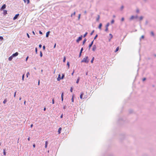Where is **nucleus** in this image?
Segmentation results:
<instances>
[{
    "label": "nucleus",
    "instance_id": "f257e3e1",
    "mask_svg": "<svg viewBox=\"0 0 156 156\" xmlns=\"http://www.w3.org/2000/svg\"><path fill=\"white\" fill-rule=\"evenodd\" d=\"M89 58L88 56H85L81 61V62H84L86 63H87L89 61V59H88Z\"/></svg>",
    "mask_w": 156,
    "mask_h": 156
},
{
    "label": "nucleus",
    "instance_id": "f03ea898",
    "mask_svg": "<svg viewBox=\"0 0 156 156\" xmlns=\"http://www.w3.org/2000/svg\"><path fill=\"white\" fill-rule=\"evenodd\" d=\"M83 38V36L81 35L76 40V42L77 43H79V42L81 40H82Z\"/></svg>",
    "mask_w": 156,
    "mask_h": 156
},
{
    "label": "nucleus",
    "instance_id": "7ed1b4c3",
    "mask_svg": "<svg viewBox=\"0 0 156 156\" xmlns=\"http://www.w3.org/2000/svg\"><path fill=\"white\" fill-rule=\"evenodd\" d=\"M6 7V5L5 4H3L1 8L0 9V11H2V10H4V9H5Z\"/></svg>",
    "mask_w": 156,
    "mask_h": 156
},
{
    "label": "nucleus",
    "instance_id": "20e7f679",
    "mask_svg": "<svg viewBox=\"0 0 156 156\" xmlns=\"http://www.w3.org/2000/svg\"><path fill=\"white\" fill-rule=\"evenodd\" d=\"M94 40H93V41H92L90 44L89 45V50L90 49V48H91V47H92V45L94 43Z\"/></svg>",
    "mask_w": 156,
    "mask_h": 156
},
{
    "label": "nucleus",
    "instance_id": "39448f33",
    "mask_svg": "<svg viewBox=\"0 0 156 156\" xmlns=\"http://www.w3.org/2000/svg\"><path fill=\"white\" fill-rule=\"evenodd\" d=\"M20 14H17L15 15V16H14V17L13 18V20H15L16 19H17L19 16Z\"/></svg>",
    "mask_w": 156,
    "mask_h": 156
},
{
    "label": "nucleus",
    "instance_id": "423d86ee",
    "mask_svg": "<svg viewBox=\"0 0 156 156\" xmlns=\"http://www.w3.org/2000/svg\"><path fill=\"white\" fill-rule=\"evenodd\" d=\"M97 48V47L95 44H94L93 45L92 50L93 51H95Z\"/></svg>",
    "mask_w": 156,
    "mask_h": 156
},
{
    "label": "nucleus",
    "instance_id": "0eeeda50",
    "mask_svg": "<svg viewBox=\"0 0 156 156\" xmlns=\"http://www.w3.org/2000/svg\"><path fill=\"white\" fill-rule=\"evenodd\" d=\"M19 53L18 52H16L15 53L13 54L12 55L13 57H16L18 55Z\"/></svg>",
    "mask_w": 156,
    "mask_h": 156
},
{
    "label": "nucleus",
    "instance_id": "6e6552de",
    "mask_svg": "<svg viewBox=\"0 0 156 156\" xmlns=\"http://www.w3.org/2000/svg\"><path fill=\"white\" fill-rule=\"evenodd\" d=\"M109 35L110 37V38L108 39V41H111V39L113 37V35L111 34H110Z\"/></svg>",
    "mask_w": 156,
    "mask_h": 156
},
{
    "label": "nucleus",
    "instance_id": "1a4fd4ad",
    "mask_svg": "<svg viewBox=\"0 0 156 156\" xmlns=\"http://www.w3.org/2000/svg\"><path fill=\"white\" fill-rule=\"evenodd\" d=\"M84 95V93L83 92H81V93L80 95V98L81 99H83V96Z\"/></svg>",
    "mask_w": 156,
    "mask_h": 156
},
{
    "label": "nucleus",
    "instance_id": "9d476101",
    "mask_svg": "<svg viewBox=\"0 0 156 156\" xmlns=\"http://www.w3.org/2000/svg\"><path fill=\"white\" fill-rule=\"evenodd\" d=\"M57 79V80L58 81H59L61 80V75H60V74H59L58 75Z\"/></svg>",
    "mask_w": 156,
    "mask_h": 156
},
{
    "label": "nucleus",
    "instance_id": "9b49d317",
    "mask_svg": "<svg viewBox=\"0 0 156 156\" xmlns=\"http://www.w3.org/2000/svg\"><path fill=\"white\" fill-rule=\"evenodd\" d=\"M3 10V14L4 15H5L6 14H7V11L6 10L4 9Z\"/></svg>",
    "mask_w": 156,
    "mask_h": 156
},
{
    "label": "nucleus",
    "instance_id": "f8f14e48",
    "mask_svg": "<svg viewBox=\"0 0 156 156\" xmlns=\"http://www.w3.org/2000/svg\"><path fill=\"white\" fill-rule=\"evenodd\" d=\"M62 129L61 127H60L59 128L58 131V134H59L61 133Z\"/></svg>",
    "mask_w": 156,
    "mask_h": 156
},
{
    "label": "nucleus",
    "instance_id": "ddd939ff",
    "mask_svg": "<svg viewBox=\"0 0 156 156\" xmlns=\"http://www.w3.org/2000/svg\"><path fill=\"white\" fill-rule=\"evenodd\" d=\"M13 58V57L12 56V55L11 56H10L9 58H8V60L9 61H11L12 60V58Z\"/></svg>",
    "mask_w": 156,
    "mask_h": 156
},
{
    "label": "nucleus",
    "instance_id": "4468645a",
    "mask_svg": "<svg viewBox=\"0 0 156 156\" xmlns=\"http://www.w3.org/2000/svg\"><path fill=\"white\" fill-rule=\"evenodd\" d=\"M102 24L101 23H100L98 26V28L101 30V27H102Z\"/></svg>",
    "mask_w": 156,
    "mask_h": 156
},
{
    "label": "nucleus",
    "instance_id": "2eb2a0df",
    "mask_svg": "<svg viewBox=\"0 0 156 156\" xmlns=\"http://www.w3.org/2000/svg\"><path fill=\"white\" fill-rule=\"evenodd\" d=\"M48 143V141H45V148H47V147Z\"/></svg>",
    "mask_w": 156,
    "mask_h": 156
},
{
    "label": "nucleus",
    "instance_id": "dca6fc26",
    "mask_svg": "<svg viewBox=\"0 0 156 156\" xmlns=\"http://www.w3.org/2000/svg\"><path fill=\"white\" fill-rule=\"evenodd\" d=\"M50 31H48V32H47L46 33V37H48V36H49V34H50Z\"/></svg>",
    "mask_w": 156,
    "mask_h": 156
},
{
    "label": "nucleus",
    "instance_id": "f3484780",
    "mask_svg": "<svg viewBox=\"0 0 156 156\" xmlns=\"http://www.w3.org/2000/svg\"><path fill=\"white\" fill-rule=\"evenodd\" d=\"M86 41H87V39H86V38H85V39L83 40V42H82V45H84L85 44V43L86 42Z\"/></svg>",
    "mask_w": 156,
    "mask_h": 156
},
{
    "label": "nucleus",
    "instance_id": "a211bd4d",
    "mask_svg": "<svg viewBox=\"0 0 156 156\" xmlns=\"http://www.w3.org/2000/svg\"><path fill=\"white\" fill-rule=\"evenodd\" d=\"M134 16H132L131 17L129 18V20H131L134 19Z\"/></svg>",
    "mask_w": 156,
    "mask_h": 156
},
{
    "label": "nucleus",
    "instance_id": "6ab92c4d",
    "mask_svg": "<svg viewBox=\"0 0 156 156\" xmlns=\"http://www.w3.org/2000/svg\"><path fill=\"white\" fill-rule=\"evenodd\" d=\"M151 35L152 36H154V32L153 31H151Z\"/></svg>",
    "mask_w": 156,
    "mask_h": 156
},
{
    "label": "nucleus",
    "instance_id": "aec40b11",
    "mask_svg": "<svg viewBox=\"0 0 156 156\" xmlns=\"http://www.w3.org/2000/svg\"><path fill=\"white\" fill-rule=\"evenodd\" d=\"M65 77V74L64 73H62V76L61 77V79H63Z\"/></svg>",
    "mask_w": 156,
    "mask_h": 156
},
{
    "label": "nucleus",
    "instance_id": "412c9836",
    "mask_svg": "<svg viewBox=\"0 0 156 156\" xmlns=\"http://www.w3.org/2000/svg\"><path fill=\"white\" fill-rule=\"evenodd\" d=\"M100 16L98 15V17H97V18L96 19V21H98L100 19Z\"/></svg>",
    "mask_w": 156,
    "mask_h": 156
},
{
    "label": "nucleus",
    "instance_id": "4be33fe9",
    "mask_svg": "<svg viewBox=\"0 0 156 156\" xmlns=\"http://www.w3.org/2000/svg\"><path fill=\"white\" fill-rule=\"evenodd\" d=\"M80 78L79 77L77 78V80H76V83H77V84H78V83H79V81H80Z\"/></svg>",
    "mask_w": 156,
    "mask_h": 156
},
{
    "label": "nucleus",
    "instance_id": "5701e85b",
    "mask_svg": "<svg viewBox=\"0 0 156 156\" xmlns=\"http://www.w3.org/2000/svg\"><path fill=\"white\" fill-rule=\"evenodd\" d=\"M119 47H117L115 50V52H116L118 51H119Z\"/></svg>",
    "mask_w": 156,
    "mask_h": 156
},
{
    "label": "nucleus",
    "instance_id": "b1692460",
    "mask_svg": "<svg viewBox=\"0 0 156 156\" xmlns=\"http://www.w3.org/2000/svg\"><path fill=\"white\" fill-rule=\"evenodd\" d=\"M3 154L4 155H6V152H5V149H3Z\"/></svg>",
    "mask_w": 156,
    "mask_h": 156
},
{
    "label": "nucleus",
    "instance_id": "393cba45",
    "mask_svg": "<svg viewBox=\"0 0 156 156\" xmlns=\"http://www.w3.org/2000/svg\"><path fill=\"white\" fill-rule=\"evenodd\" d=\"M7 100L6 99H5L4 100V101H3V103L4 104H5L7 102Z\"/></svg>",
    "mask_w": 156,
    "mask_h": 156
},
{
    "label": "nucleus",
    "instance_id": "a878e982",
    "mask_svg": "<svg viewBox=\"0 0 156 156\" xmlns=\"http://www.w3.org/2000/svg\"><path fill=\"white\" fill-rule=\"evenodd\" d=\"M143 18H144L143 16H140L139 18L140 20V21L142 20H143Z\"/></svg>",
    "mask_w": 156,
    "mask_h": 156
},
{
    "label": "nucleus",
    "instance_id": "bb28decb",
    "mask_svg": "<svg viewBox=\"0 0 156 156\" xmlns=\"http://www.w3.org/2000/svg\"><path fill=\"white\" fill-rule=\"evenodd\" d=\"M40 55L41 57H42L43 56V54L41 51L40 52Z\"/></svg>",
    "mask_w": 156,
    "mask_h": 156
},
{
    "label": "nucleus",
    "instance_id": "cd10ccee",
    "mask_svg": "<svg viewBox=\"0 0 156 156\" xmlns=\"http://www.w3.org/2000/svg\"><path fill=\"white\" fill-rule=\"evenodd\" d=\"M66 58L65 56H64L63 58V61L64 62H66Z\"/></svg>",
    "mask_w": 156,
    "mask_h": 156
},
{
    "label": "nucleus",
    "instance_id": "c85d7f7f",
    "mask_svg": "<svg viewBox=\"0 0 156 156\" xmlns=\"http://www.w3.org/2000/svg\"><path fill=\"white\" fill-rule=\"evenodd\" d=\"M94 57H93L90 61L92 63L93 62V61H94Z\"/></svg>",
    "mask_w": 156,
    "mask_h": 156
},
{
    "label": "nucleus",
    "instance_id": "c756f323",
    "mask_svg": "<svg viewBox=\"0 0 156 156\" xmlns=\"http://www.w3.org/2000/svg\"><path fill=\"white\" fill-rule=\"evenodd\" d=\"M74 95H73L72 97V99H71L72 102H74Z\"/></svg>",
    "mask_w": 156,
    "mask_h": 156
},
{
    "label": "nucleus",
    "instance_id": "7c9ffc66",
    "mask_svg": "<svg viewBox=\"0 0 156 156\" xmlns=\"http://www.w3.org/2000/svg\"><path fill=\"white\" fill-rule=\"evenodd\" d=\"M88 34V33L87 32H86L85 34H84V35H83V37H86V36L87 35V34Z\"/></svg>",
    "mask_w": 156,
    "mask_h": 156
},
{
    "label": "nucleus",
    "instance_id": "2f4dec72",
    "mask_svg": "<svg viewBox=\"0 0 156 156\" xmlns=\"http://www.w3.org/2000/svg\"><path fill=\"white\" fill-rule=\"evenodd\" d=\"M67 65L68 66V68H69L70 66V63L69 62H68L67 63Z\"/></svg>",
    "mask_w": 156,
    "mask_h": 156
},
{
    "label": "nucleus",
    "instance_id": "473e14b6",
    "mask_svg": "<svg viewBox=\"0 0 156 156\" xmlns=\"http://www.w3.org/2000/svg\"><path fill=\"white\" fill-rule=\"evenodd\" d=\"M109 25L110 23H107V24L105 26V27H108L109 26Z\"/></svg>",
    "mask_w": 156,
    "mask_h": 156
},
{
    "label": "nucleus",
    "instance_id": "72a5a7b5",
    "mask_svg": "<svg viewBox=\"0 0 156 156\" xmlns=\"http://www.w3.org/2000/svg\"><path fill=\"white\" fill-rule=\"evenodd\" d=\"M83 48L82 47L80 49V52L82 53L83 51Z\"/></svg>",
    "mask_w": 156,
    "mask_h": 156
},
{
    "label": "nucleus",
    "instance_id": "f704fd0d",
    "mask_svg": "<svg viewBox=\"0 0 156 156\" xmlns=\"http://www.w3.org/2000/svg\"><path fill=\"white\" fill-rule=\"evenodd\" d=\"M144 38V35H142L140 38V40H141V39H143Z\"/></svg>",
    "mask_w": 156,
    "mask_h": 156
},
{
    "label": "nucleus",
    "instance_id": "c9c22d12",
    "mask_svg": "<svg viewBox=\"0 0 156 156\" xmlns=\"http://www.w3.org/2000/svg\"><path fill=\"white\" fill-rule=\"evenodd\" d=\"M73 87H71L70 88V91L71 92H72L73 91Z\"/></svg>",
    "mask_w": 156,
    "mask_h": 156
},
{
    "label": "nucleus",
    "instance_id": "e433bc0d",
    "mask_svg": "<svg viewBox=\"0 0 156 156\" xmlns=\"http://www.w3.org/2000/svg\"><path fill=\"white\" fill-rule=\"evenodd\" d=\"M98 37V34H97L94 37V40L95 39H96L97 37Z\"/></svg>",
    "mask_w": 156,
    "mask_h": 156
},
{
    "label": "nucleus",
    "instance_id": "4c0bfd02",
    "mask_svg": "<svg viewBox=\"0 0 156 156\" xmlns=\"http://www.w3.org/2000/svg\"><path fill=\"white\" fill-rule=\"evenodd\" d=\"M3 39V37L2 36H0V41H2Z\"/></svg>",
    "mask_w": 156,
    "mask_h": 156
},
{
    "label": "nucleus",
    "instance_id": "58836bf2",
    "mask_svg": "<svg viewBox=\"0 0 156 156\" xmlns=\"http://www.w3.org/2000/svg\"><path fill=\"white\" fill-rule=\"evenodd\" d=\"M94 30H92L90 34V35H92L94 33Z\"/></svg>",
    "mask_w": 156,
    "mask_h": 156
},
{
    "label": "nucleus",
    "instance_id": "ea45409f",
    "mask_svg": "<svg viewBox=\"0 0 156 156\" xmlns=\"http://www.w3.org/2000/svg\"><path fill=\"white\" fill-rule=\"evenodd\" d=\"M30 75V73L29 72H27L26 74V76L27 77H28V76Z\"/></svg>",
    "mask_w": 156,
    "mask_h": 156
},
{
    "label": "nucleus",
    "instance_id": "a19ab883",
    "mask_svg": "<svg viewBox=\"0 0 156 156\" xmlns=\"http://www.w3.org/2000/svg\"><path fill=\"white\" fill-rule=\"evenodd\" d=\"M35 51L36 54L37 53V48H35Z\"/></svg>",
    "mask_w": 156,
    "mask_h": 156
},
{
    "label": "nucleus",
    "instance_id": "79ce46f5",
    "mask_svg": "<svg viewBox=\"0 0 156 156\" xmlns=\"http://www.w3.org/2000/svg\"><path fill=\"white\" fill-rule=\"evenodd\" d=\"M76 12H75L73 13H72L71 15V16L72 17L73 16H74L75 15Z\"/></svg>",
    "mask_w": 156,
    "mask_h": 156
},
{
    "label": "nucleus",
    "instance_id": "37998d69",
    "mask_svg": "<svg viewBox=\"0 0 156 156\" xmlns=\"http://www.w3.org/2000/svg\"><path fill=\"white\" fill-rule=\"evenodd\" d=\"M26 0V2H27V4H28L30 3V0Z\"/></svg>",
    "mask_w": 156,
    "mask_h": 156
},
{
    "label": "nucleus",
    "instance_id": "c03bdc74",
    "mask_svg": "<svg viewBox=\"0 0 156 156\" xmlns=\"http://www.w3.org/2000/svg\"><path fill=\"white\" fill-rule=\"evenodd\" d=\"M64 95V92H62V94H61V98H63Z\"/></svg>",
    "mask_w": 156,
    "mask_h": 156
},
{
    "label": "nucleus",
    "instance_id": "a18cd8bd",
    "mask_svg": "<svg viewBox=\"0 0 156 156\" xmlns=\"http://www.w3.org/2000/svg\"><path fill=\"white\" fill-rule=\"evenodd\" d=\"M24 74H23V75L22 76V80H24Z\"/></svg>",
    "mask_w": 156,
    "mask_h": 156
},
{
    "label": "nucleus",
    "instance_id": "49530a36",
    "mask_svg": "<svg viewBox=\"0 0 156 156\" xmlns=\"http://www.w3.org/2000/svg\"><path fill=\"white\" fill-rule=\"evenodd\" d=\"M108 31V27H105V31L106 32H107Z\"/></svg>",
    "mask_w": 156,
    "mask_h": 156
},
{
    "label": "nucleus",
    "instance_id": "de8ad7c7",
    "mask_svg": "<svg viewBox=\"0 0 156 156\" xmlns=\"http://www.w3.org/2000/svg\"><path fill=\"white\" fill-rule=\"evenodd\" d=\"M124 7V6L123 5H122L120 8L121 10H122L123 9Z\"/></svg>",
    "mask_w": 156,
    "mask_h": 156
},
{
    "label": "nucleus",
    "instance_id": "09e8293b",
    "mask_svg": "<svg viewBox=\"0 0 156 156\" xmlns=\"http://www.w3.org/2000/svg\"><path fill=\"white\" fill-rule=\"evenodd\" d=\"M146 80V78L145 77H144V78H143V79H142V81H144Z\"/></svg>",
    "mask_w": 156,
    "mask_h": 156
},
{
    "label": "nucleus",
    "instance_id": "8fccbe9b",
    "mask_svg": "<svg viewBox=\"0 0 156 156\" xmlns=\"http://www.w3.org/2000/svg\"><path fill=\"white\" fill-rule=\"evenodd\" d=\"M114 20H112V21H111V23L112 24H113L114 23Z\"/></svg>",
    "mask_w": 156,
    "mask_h": 156
},
{
    "label": "nucleus",
    "instance_id": "3c124183",
    "mask_svg": "<svg viewBox=\"0 0 156 156\" xmlns=\"http://www.w3.org/2000/svg\"><path fill=\"white\" fill-rule=\"evenodd\" d=\"M136 12L137 13H138L139 12V10L138 9H136Z\"/></svg>",
    "mask_w": 156,
    "mask_h": 156
},
{
    "label": "nucleus",
    "instance_id": "603ef678",
    "mask_svg": "<svg viewBox=\"0 0 156 156\" xmlns=\"http://www.w3.org/2000/svg\"><path fill=\"white\" fill-rule=\"evenodd\" d=\"M81 55H82V53H80V52L79 55V58L81 56Z\"/></svg>",
    "mask_w": 156,
    "mask_h": 156
},
{
    "label": "nucleus",
    "instance_id": "864d4df0",
    "mask_svg": "<svg viewBox=\"0 0 156 156\" xmlns=\"http://www.w3.org/2000/svg\"><path fill=\"white\" fill-rule=\"evenodd\" d=\"M54 103H55V101H54V99L53 98L52 99V104H54Z\"/></svg>",
    "mask_w": 156,
    "mask_h": 156
},
{
    "label": "nucleus",
    "instance_id": "5fc2aeb1",
    "mask_svg": "<svg viewBox=\"0 0 156 156\" xmlns=\"http://www.w3.org/2000/svg\"><path fill=\"white\" fill-rule=\"evenodd\" d=\"M124 17H122V18H121V21H124Z\"/></svg>",
    "mask_w": 156,
    "mask_h": 156
},
{
    "label": "nucleus",
    "instance_id": "6e6d98bb",
    "mask_svg": "<svg viewBox=\"0 0 156 156\" xmlns=\"http://www.w3.org/2000/svg\"><path fill=\"white\" fill-rule=\"evenodd\" d=\"M39 33L40 34H43V33L41 31V30H40L39 31Z\"/></svg>",
    "mask_w": 156,
    "mask_h": 156
},
{
    "label": "nucleus",
    "instance_id": "4d7b16f0",
    "mask_svg": "<svg viewBox=\"0 0 156 156\" xmlns=\"http://www.w3.org/2000/svg\"><path fill=\"white\" fill-rule=\"evenodd\" d=\"M43 49L44 50L45 49V45H44L43 46Z\"/></svg>",
    "mask_w": 156,
    "mask_h": 156
},
{
    "label": "nucleus",
    "instance_id": "13d9d810",
    "mask_svg": "<svg viewBox=\"0 0 156 156\" xmlns=\"http://www.w3.org/2000/svg\"><path fill=\"white\" fill-rule=\"evenodd\" d=\"M134 19H137L138 18V16L137 15H136L135 16H134Z\"/></svg>",
    "mask_w": 156,
    "mask_h": 156
},
{
    "label": "nucleus",
    "instance_id": "bf43d9fd",
    "mask_svg": "<svg viewBox=\"0 0 156 156\" xmlns=\"http://www.w3.org/2000/svg\"><path fill=\"white\" fill-rule=\"evenodd\" d=\"M42 45L41 44H40L39 45V47L40 48H41V47H42Z\"/></svg>",
    "mask_w": 156,
    "mask_h": 156
},
{
    "label": "nucleus",
    "instance_id": "052dcab7",
    "mask_svg": "<svg viewBox=\"0 0 156 156\" xmlns=\"http://www.w3.org/2000/svg\"><path fill=\"white\" fill-rule=\"evenodd\" d=\"M29 58V56H27V57H26V61H27V60H28V59Z\"/></svg>",
    "mask_w": 156,
    "mask_h": 156
},
{
    "label": "nucleus",
    "instance_id": "680f3d73",
    "mask_svg": "<svg viewBox=\"0 0 156 156\" xmlns=\"http://www.w3.org/2000/svg\"><path fill=\"white\" fill-rule=\"evenodd\" d=\"M80 16H81V14H79V15L78 16V20H79L80 19Z\"/></svg>",
    "mask_w": 156,
    "mask_h": 156
},
{
    "label": "nucleus",
    "instance_id": "e2e57ef3",
    "mask_svg": "<svg viewBox=\"0 0 156 156\" xmlns=\"http://www.w3.org/2000/svg\"><path fill=\"white\" fill-rule=\"evenodd\" d=\"M56 43H55L54 45V47H53V48H55L56 47Z\"/></svg>",
    "mask_w": 156,
    "mask_h": 156
},
{
    "label": "nucleus",
    "instance_id": "0e129e2a",
    "mask_svg": "<svg viewBox=\"0 0 156 156\" xmlns=\"http://www.w3.org/2000/svg\"><path fill=\"white\" fill-rule=\"evenodd\" d=\"M16 91H15V92L14 93V97H16Z\"/></svg>",
    "mask_w": 156,
    "mask_h": 156
},
{
    "label": "nucleus",
    "instance_id": "69168bd1",
    "mask_svg": "<svg viewBox=\"0 0 156 156\" xmlns=\"http://www.w3.org/2000/svg\"><path fill=\"white\" fill-rule=\"evenodd\" d=\"M27 37L28 38H30V35H29V34L28 33H27Z\"/></svg>",
    "mask_w": 156,
    "mask_h": 156
},
{
    "label": "nucleus",
    "instance_id": "338daca9",
    "mask_svg": "<svg viewBox=\"0 0 156 156\" xmlns=\"http://www.w3.org/2000/svg\"><path fill=\"white\" fill-rule=\"evenodd\" d=\"M66 105H65L63 106V108L64 109H66Z\"/></svg>",
    "mask_w": 156,
    "mask_h": 156
},
{
    "label": "nucleus",
    "instance_id": "774afa93",
    "mask_svg": "<svg viewBox=\"0 0 156 156\" xmlns=\"http://www.w3.org/2000/svg\"><path fill=\"white\" fill-rule=\"evenodd\" d=\"M63 114H62L60 116V118H63Z\"/></svg>",
    "mask_w": 156,
    "mask_h": 156
}]
</instances>
